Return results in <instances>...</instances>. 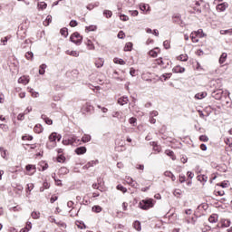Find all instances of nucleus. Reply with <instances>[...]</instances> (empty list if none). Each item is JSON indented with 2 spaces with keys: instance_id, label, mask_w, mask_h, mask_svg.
<instances>
[{
  "instance_id": "obj_52",
  "label": "nucleus",
  "mask_w": 232,
  "mask_h": 232,
  "mask_svg": "<svg viewBox=\"0 0 232 232\" xmlns=\"http://www.w3.org/2000/svg\"><path fill=\"white\" fill-rule=\"evenodd\" d=\"M0 130H3V131H8L9 130L8 125L1 123Z\"/></svg>"
},
{
  "instance_id": "obj_43",
  "label": "nucleus",
  "mask_w": 232,
  "mask_h": 232,
  "mask_svg": "<svg viewBox=\"0 0 232 232\" xmlns=\"http://www.w3.org/2000/svg\"><path fill=\"white\" fill-rule=\"evenodd\" d=\"M174 197H177L178 198L182 195V190L176 188L173 192Z\"/></svg>"
},
{
  "instance_id": "obj_57",
  "label": "nucleus",
  "mask_w": 232,
  "mask_h": 232,
  "mask_svg": "<svg viewBox=\"0 0 232 232\" xmlns=\"http://www.w3.org/2000/svg\"><path fill=\"white\" fill-rule=\"evenodd\" d=\"M83 108H85L86 111H92V110L93 109V107L92 105H89L88 103H86Z\"/></svg>"
},
{
  "instance_id": "obj_41",
  "label": "nucleus",
  "mask_w": 232,
  "mask_h": 232,
  "mask_svg": "<svg viewBox=\"0 0 232 232\" xmlns=\"http://www.w3.org/2000/svg\"><path fill=\"white\" fill-rule=\"evenodd\" d=\"M32 218L37 219L39 218V217H41V213L37 212V211H33L31 214Z\"/></svg>"
},
{
  "instance_id": "obj_33",
  "label": "nucleus",
  "mask_w": 232,
  "mask_h": 232,
  "mask_svg": "<svg viewBox=\"0 0 232 232\" xmlns=\"http://www.w3.org/2000/svg\"><path fill=\"white\" fill-rule=\"evenodd\" d=\"M61 35H63V37H68V28L63 27L60 30Z\"/></svg>"
},
{
  "instance_id": "obj_20",
  "label": "nucleus",
  "mask_w": 232,
  "mask_h": 232,
  "mask_svg": "<svg viewBox=\"0 0 232 232\" xmlns=\"http://www.w3.org/2000/svg\"><path fill=\"white\" fill-rule=\"evenodd\" d=\"M34 133H43V125L36 124L34 128Z\"/></svg>"
},
{
  "instance_id": "obj_31",
  "label": "nucleus",
  "mask_w": 232,
  "mask_h": 232,
  "mask_svg": "<svg viewBox=\"0 0 232 232\" xmlns=\"http://www.w3.org/2000/svg\"><path fill=\"white\" fill-rule=\"evenodd\" d=\"M44 189H50V183L48 181H44L43 187L40 188V191H44Z\"/></svg>"
},
{
  "instance_id": "obj_12",
  "label": "nucleus",
  "mask_w": 232,
  "mask_h": 232,
  "mask_svg": "<svg viewBox=\"0 0 232 232\" xmlns=\"http://www.w3.org/2000/svg\"><path fill=\"white\" fill-rule=\"evenodd\" d=\"M218 221V215L217 214H212L209 218H208V222H210L211 224H215Z\"/></svg>"
},
{
  "instance_id": "obj_44",
  "label": "nucleus",
  "mask_w": 232,
  "mask_h": 232,
  "mask_svg": "<svg viewBox=\"0 0 232 232\" xmlns=\"http://www.w3.org/2000/svg\"><path fill=\"white\" fill-rule=\"evenodd\" d=\"M97 164H99V160H92V161H89L87 163V165L89 166V168H92V166H97Z\"/></svg>"
},
{
  "instance_id": "obj_21",
  "label": "nucleus",
  "mask_w": 232,
  "mask_h": 232,
  "mask_svg": "<svg viewBox=\"0 0 232 232\" xmlns=\"http://www.w3.org/2000/svg\"><path fill=\"white\" fill-rule=\"evenodd\" d=\"M113 63H114L115 64H121V65L126 64V62H125L124 60H122V59H121V58H118V57H116V58L113 59Z\"/></svg>"
},
{
  "instance_id": "obj_56",
  "label": "nucleus",
  "mask_w": 232,
  "mask_h": 232,
  "mask_svg": "<svg viewBox=\"0 0 232 232\" xmlns=\"http://www.w3.org/2000/svg\"><path fill=\"white\" fill-rule=\"evenodd\" d=\"M69 24L72 28H75V26H77L78 23L75 20H72Z\"/></svg>"
},
{
  "instance_id": "obj_15",
  "label": "nucleus",
  "mask_w": 232,
  "mask_h": 232,
  "mask_svg": "<svg viewBox=\"0 0 232 232\" xmlns=\"http://www.w3.org/2000/svg\"><path fill=\"white\" fill-rule=\"evenodd\" d=\"M118 103H120L121 106H124V104H128V96H123L118 99Z\"/></svg>"
},
{
  "instance_id": "obj_1",
  "label": "nucleus",
  "mask_w": 232,
  "mask_h": 232,
  "mask_svg": "<svg viewBox=\"0 0 232 232\" xmlns=\"http://www.w3.org/2000/svg\"><path fill=\"white\" fill-rule=\"evenodd\" d=\"M153 206H155V201L153 198H145L139 203V208L145 211L150 209V208H153Z\"/></svg>"
},
{
  "instance_id": "obj_16",
  "label": "nucleus",
  "mask_w": 232,
  "mask_h": 232,
  "mask_svg": "<svg viewBox=\"0 0 232 232\" xmlns=\"http://www.w3.org/2000/svg\"><path fill=\"white\" fill-rule=\"evenodd\" d=\"M95 66L97 68H102L104 66V59L102 58H99L96 62H95Z\"/></svg>"
},
{
  "instance_id": "obj_59",
  "label": "nucleus",
  "mask_w": 232,
  "mask_h": 232,
  "mask_svg": "<svg viewBox=\"0 0 232 232\" xmlns=\"http://www.w3.org/2000/svg\"><path fill=\"white\" fill-rule=\"evenodd\" d=\"M179 180L180 184H184V181L186 180V176L179 175Z\"/></svg>"
},
{
  "instance_id": "obj_55",
  "label": "nucleus",
  "mask_w": 232,
  "mask_h": 232,
  "mask_svg": "<svg viewBox=\"0 0 232 232\" xmlns=\"http://www.w3.org/2000/svg\"><path fill=\"white\" fill-rule=\"evenodd\" d=\"M223 226L224 227H229V226H231V220L229 219L225 220L223 223Z\"/></svg>"
},
{
  "instance_id": "obj_60",
  "label": "nucleus",
  "mask_w": 232,
  "mask_h": 232,
  "mask_svg": "<svg viewBox=\"0 0 232 232\" xmlns=\"http://www.w3.org/2000/svg\"><path fill=\"white\" fill-rule=\"evenodd\" d=\"M59 197L57 196H52L50 198V202L51 204H53V202H56V200H58Z\"/></svg>"
},
{
  "instance_id": "obj_37",
  "label": "nucleus",
  "mask_w": 232,
  "mask_h": 232,
  "mask_svg": "<svg viewBox=\"0 0 232 232\" xmlns=\"http://www.w3.org/2000/svg\"><path fill=\"white\" fill-rule=\"evenodd\" d=\"M57 162H66V157H64L63 154L58 155Z\"/></svg>"
},
{
  "instance_id": "obj_62",
  "label": "nucleus",
  "mask_w": 232,
  "mask_h": 232,
  "mask_svg": "<svg viewBox=\"0 0 232 232\" xmlns=\"http://www.w3.org/2000/svg\"><path fill=\"white\" fill-rule=\"evenodd\" d=\"M158 53H157V51H150V57H157Z\"/></svg>"
},
{
  "instance_id": "obj_47",
  "label": "nucleus",
  "mask_w": 232,
  "mask_h": 232,
  "mask_svg": "<svg viewBox=\"0 0 232 232\" xmlns=\"http://www.w3.org/2000/svg\"><path fill=\"white\" fill-rule=\"evenodd\" d=\"M22 140H34V136H30V135L22 136Z\"/></svg>"
},
{
  "instance_id": "obj_53",
  "label": "nucleus",
  "mask_w": 232,
  "mask_h": 232,
  "mask_svg": "<svg viewBox=\"0 0 232 232\" xmlns=\"http://www.w3.org/2000/svg\"><path fill=\"white\" fill-rule=\"evenodd\" d=\"M163 46H164L165 50H169V48H170L169 41H168V40L164 41Z\"/></svg>"
},
{
  "instance_id": "obj_6",
  "label": "nucleus",
  "mask_w": 232,
  "mask_h": 232,
  "mask_svg": "<svg viewBox=\"0 0 232 232\" xmlns=\"http://www.w3.org/2000/svg\"><path fill=\"white\" fill-rule=\"evenodd\" d=\"M173 73H184L186 69L184 67H180V65H177L172 69Z\"/></svg>"
},
{
  "instance_id": "obj_45",
  "label": "nucleus",
  "mask_w": 232,
  "mask_h": 232,
  "mask_svg": "<svg viewBox=\"0 0 232 232\" xmlns=\"http://www.w3.org/2000/svg\"><path fill=\"white\" fill-rule=\"evenodd\" d=\"M46 6H48V5L44 2L38 4V8H40V10H45Z\"/></svg>"
},
{
  "instance_id": "obj_28",
  "label": "nucleus",
  "mask_w": 232,
  "mask_h": 232,
  "mask_svg": "<svg viewBox=\"0 0 232 232\" xmlns=\"http://www.w3.org/2000/svg\"><path fill=\"white\" fill-rule=\"evenodd\" d=\"M97 25H89L85 27V32H95Z\"/></svg>"
},
{
  "instance_id": "obj_26",
  "label": "nucleus",
  "mask_w": 232,
  "mask_h": 232,
  "mask_svg": "<svg viewBox=\"0 0 232 232\" xmlns=\"http://www.w3.org/2000/svg\"><path fill=\"white\" fill-rule=\"evenodd\" d=\"M165 153L166 155H168V157H170L172 160H175V153L173 152V150H165Z\"/></svg>"
},
{
  "instance_id": "obj_36",
  "label": "nucleus",
  "mask_w": 232,
  "mask_h": 232,
  "mask_svg": "<svg viewBox=\"0 0 232 232\" xmlns=\"http://www.w3.org/2000/svg\"><path fill=\"white\" fill-rule=\"evenodd\" d=\"M116 188L119 190V191H121V193H126L128 191V188H126L124 186L122 185H118L116 187Z\"/></svg>"
},
{
  "instance_id": "obj_48",
  "label": "nucleus",
  "mask_w": 232,
  "mask_h": 232,
  "mask_svg": "<svg viewBox=\"0 0 232 232\" xmlns=\"http://www.w3.org/2000/svg\"><path fill=\"white\" fill-rule=\"evenodd\" d=\"M127 6L131 7L135 5V0H125Z\"/></svg>"
},
{
  "instance_id": "obj_14",
  "label": "nucleus",
  "mask_w": 232,
  "mask_h": 232,
  "mask_svg": "<svg viewBox=\"0 0 232 232\" xmlns=\"http://www.w3.org/2000/svg\"><path fill=\"white\" fill-rule=\"evenodd\" d=\"M171 75H173L171 72L164 73L160 77V80L161 82L168 81V79H171Z\"/></svg>"
},
{
  "instance_id": "obj_27",
  "label": "nucleus",
  "mask_w": 232,
  "mask_h": 232,
  "mask_svg": "<svg viewBox=\"0 0 232 232\" xmlns=\"http://www.w3.org/2000/svg\"><path fill=\"white\" fill-rule=\"evenodd\" d=\"M112 117H114L115 119H118L119 121H121L122 119V113L120 111H114L112 113Z\"/></svg>"
},
{
  "instance_id": "obj_29",
  "label": "nucleus",
  "mask_w": 232,
  "mask_h": 232,
  "mask_svg": "<svg viewBox=\"0 0 232 232\" xmlns=\"http://www.w3.org/2000/svg\"><path fill=\"white\" fill-rule=\"evenodd\" d=\"M99 6V2H95L94 4H89L87 5V10H93V8H97Z\"/></svg>"
},
{
  "instance_id": "obj_10",
  "label": "nucleus",
  "mask_w": 232,
  "mask_h": 232,
  "mask_svg": "<svg viewBox=\"0 0 232 232\" xmlns=\"http://www.w3.org/2000/svg\"><path fill=\"white\" fill-rule=\"evenodd\" d=\"M226 8H227V4L226 3L218 4L217 5V10L218 12H226Z\"/></svg>"
},
{
  "instance_id": "obj_42",
  "label": "nucleus",
  "mask_w": 232,
  "mask_h": 232,
  "mask_svg": "<svg viewBox=\"0 0 232 232\" xmlns=\"http://www.w3.org/2000/svg\"><path fill=\"white\" fill-rule=\"evenodd\" d=\"M157 64H159L160 66H164V64H166V60H162V57L159 58L156 60Z\"/></svg>"
},
{
  "instance_id": "obj_35",
  "label": "nucleus",
  "mask_w": 232,
  "mask_h": 232,
  "mask_svg": "<svg viewBox=\"0 0 232 232\" xmlns=\"http://www.w3.org/2000/svg\"><path fill=\"white\" fill-rule=\"evenodd\" d=\"M50 23H52V15H47L45 21L44 22V25L49 26Z\"/></svg>"
},
{
  "instance_id": "obj_34",
  "label": "nucleus",
  "mask_w": 232,
  "mask_h": 232,
  "mask_svg": "<svg viewBox=\"0 0 232 232\" xmlns=\"http://www.w3.org/2000/svg\"><path fill=\"white\" fill-rule=\"evenodd\" d=\"M227 34L229 35H232V28L231 29H227V30H221L220 31V34L221 35H227Z\"/></svg>"
},
{
  "instance_id": "obj_50",
  "label": "nucleus",
  "mask_w": 232,
  "mask_h": 232,
  "mask_svg": "<svg viewBox=\"0 0 232 232\" xmlns=\"http://www.w3.org/2000/svg\"><path fill=\"white\" fill-rule=\"evenodd\" d=\"M129 122H130V124H132V126H135V124L137 123V118H135V117L130 118Z\"/></svg>"
},
{
  "instance_id": "obj_46",
  "label": "nucleus",
  "mask_w": 232,
  "mask_h": 232,
  "mask_svg": "<svg viewBox=\"0 0 232 232\" xmlns=\"http://www.w3.org/2000/svg\"><path fill=\"white\" fill-rule=\"evenodd\" d=\"M199 140L201 142H208V140H209V138L207 135H201L199 136Z\"/></svg>"
},
{
  "instance_id": "obj_39",
  "label": "nucleus",
  "mask_w": 232,
  "mask_h": 232,
  "mask_svg": "<svg viewBox=\"0 0 232 232\" xmlns=\"http://www.w3.org/2000/svg\"><path fill=\"white\" fill-rule=\"evenodd\" d=\"M25 59H27L28 61H31L34 59V53L32 52H27L25 53Z\"/></svg>"
},
{
  "instance_id": "obj_3",
  "label": "nucleus",
  "mask_w": 232,
  "mask_h": 232,
  "mask_svg": "<svg viewBox=\"0 0 232 232\" xmlns=\"http://www.w3.org/2000/svg\"><path fill=\"white\" fill-rule=\"evenodd\" d=\"M70 42L80 46L82 44V36L78 32H75L70 36Z\"/></svg>"
},
{
  "instance_id": "obj_58",
  "label": "nucleus",
  "mask_w": 232,
  "mask_h": 232,
  "mask_svg": "<svg viewBox=\"0 0 232 232\" xmlns=\"http://www.w3.org/2000/svg\"><path fill=\"white\" fill-rule=\"evenodd\" d=\"M192 8H193L194 12H197L198 14H202V8L197 7V5L193 6Z\"/></svg>"
},
{
  "instance_id": "obj_64",
  "label": "nucleus",
  "mask_w": 232,
  "mask_h": 232,
  "mask_svg": "<svg viewBox=\"0 0 232 232\" xmlns=\"http://www.w3.org/2000/svg\"><path fill=\"white\" fill-rule=\"evenodd\" d=\"M218 186H220V188H227V183L226 181L218 183Z\"/></svg>"
},
{
  "instance_id": "obj_18",
  "label": "nucleus",
  "mask_w": 232,
  "mask_h": 232,
  "mask_svg": "<svg viewBox=\"0 0 232 232\" xmlns=\"http://www.w3.org/2000/svg\"><path fill=\"white\" fill-rule=\"evenodd\" d=\"M133 50V43L129 42L125 44L124 52H131Z\"/></svg>"
},
{
  "instance_id": "obj_24",
  "label": "nucleus",
  "mask_w": 232,
  "mask_h": 232,
  "mask_svg": "<svg viewBox=\"0 0 232 232\" xmlns=\"http://www.w3.org/2000/svg\"><path fill=\"white\" fill-rule=\"evenodd\" d=\"M103 15L106 17V19H110L113 15V13L110 10H104Z\"/></svg>"
},
{
  "instance_id": "obj_17",
  "label": "nucleus",
  "mask_w": 232,
  "mask_h": 232,
  "mask_svg": "<svg viewBox=\"0 0 232 232\" xmlns=\"http://www.w3.org/2000/svg\"><path fill=\"white\" fill-rule=\"evenodd\" d=\"M206 97H208V92H198L195 95V99H206Z\"/></svg>"
},
{
  "instance_id": "obj_63",
  "label": "nucleus",
  "mask_w": 232,
  "mask_h": 232,
  "mask_svg": "<svg viewBox=\"0 0 232 232\" xmlns=\"http://www.w3.org/2000/svg\"><path fill=\"white\" fill-rule=\"evenodd\" d=\"M187 177H188V179H193V177H195V174L191 171H188L187 172Z\"/></svg>"
},
{
  "instance_id": "obj_19",
  "label": "nucleus",
  "mask_w": 232,
  "mask_h": 232,
  "mask_svg": "<svg viewBox=\"0 0 232 232\" xmlns=\"http://www.w3.org/2000/svg\"><path fill=\"white\" fill-rule=\"evenodd\" d=\"M65 53H66L67 55H71L72 57H79V52H77V51H70V50H67V51L65 52Z\"/></svg>"
},
{
  "instance_id": "obj_49",
  "label": "nucleus",
  "mask_w": 232,
  "mask_h": 232,
  "mask_svg": "<svg viewBox=\"0 0 232 232\" xmlns=\"http://www.w3.org/2000/svg\"><path fill=\"white\" fill-rule=\"evenodd\" d=\"M0 152H1V156L3 157V159H6V150H5V148L1 147Z\"/></svg>"
},
{
  "instance_id": "obj_25",
  "label": "nucleus",
  "mask_w": 232,
  "mask_h": 232,
  "mask_svg": "<svg viewBox=\"0 0 232 232\" xmlns=\"http://www.w3.org/2000/svg\"><path fill=\"white\" fill-rule=\"evenodd\" d=\"M92 209L94 213H101V211H102V208L99 205L93 206Z\"/></svg>"
},
{
  "instance_id": "obj_9",
  "label": "nucleus",
  "mask_w": 232,
  "mask_h": 232,
  "mask_svg": "<svg viewBox=\"0 0 232 232\" xmlns=\"http://www.w3.org/2000/svg\"><path fill=\"white\" fill-rule=\"evenodd\" d=\"M41 119H43V121H44L45 124H48V126H52V124H53V121L48 118L45 114H42Z\"/></svg>"
},
{
  "instance_id": "obj_38",
  "label": "nucleus",
  "mask_w": 232,
  "mask_h": 232,
  "mask_svg": "<svg viewBox=\"0 0 232 232\" xmlns=\"http://www.w3.org/2000/svg\"><path fill=\"white\" fill-rule=\"evenodd\" d=\"M25 169H26V171H32V169H34V171H35L36 168H35V165L28 164L25 166Z\"/></svg>"
},
{
  "instance_id": "obj_54",
  "label": "nucleus",
  "mask_w": 232,
  "mask_h": 232,
  "mask_svg": "<svg viewBox=\"0 0 232 232\" xmlns=\"http://www.w3.org/2000/svg\"><path fill=\"white\" fill-rule=\"evenodd\" d=\"M129 13L130 14V15L132 17H137V15H139V11H137V10L129 11Z\"/></svg>"
},
{
  "instance_id": "obj_2",
  "label": "nucleus",
  "mask_w": 232,
  "mask_h": 232,
  "mask_svg": "<svg viewBox=\"0 0 232 232\" xmlns=\"http://www.w3.org/2000/svg\"><path fill=\"white\" fill-rule=\"evenodd\" d=\"M64 146H79L81 144V140L77 139V136L71 135L63 140Z\"/></svg>"
},
{
  "instance_id": "obj_30",
  "label": "nucleus",
  "mask_w": 232,
  "mask_h": 232,
  "mask_svg": "<svg viewBox=\"0 0 232 232\" xmlns=\"http://www.w3.org/2000/svg\"><path fill=\"white\" fill-rule=\"evenodd\" d=\"M188 54H180L179 57H178V60L179 61H182L183 63H186L188 62Z\"/></svg>"
},
{
  "instance_id": "obj_22",
  "label": "nucleus",
  "mask_w": 232,
  "mask_h": 232,
  "mask_svg": "<svg viewBox=\"0 0 232 232\" xmlns=\"http://www.w3.org/2000/svg\"><path fill=\"white\" fill-rule=\"evenodd\" d=\"M46 64L43 63L42 65H40L39 67V74L40 75H44V73L46 72Z\"/></svg>"
},
{
  "instance_id": "obj_23",
  "label": "nucleus",
  "mask_w": 232,
  "mask_h": 232,
  "mask_svg": "<svg viewBox=\"0 0 232 232\" xmlns=\"http://www.w3.org/2000/svg\"><path fill=\"white\" fill-rule=\"evenodd\" d=\"M197 179L199 181V182H208V176L206 175H198L197 177Z\"/></svg>"
},
{
  "instance_id": "obj_8",
  "label": "nucleus",
  "mask_w": 232,
  "mask_h": 232,
  "mask_svg": "<svg viewBox=\"0 0 232 232\" xmlns=\"http://www.w3.org/2000/svg\"><path fill=\"white\" fill-rule=\"evenodd\" d=\"M132 227L136 229V231H141L142 230V226L140 224V221L135 220L132 224Z\"/></svg>"
},
{
  "instance_id": "obj_61",
  "label": "nucleus",
  "mask_w": 232,
  "mask_h": 232,
  "mask_svg": "<svg viewBox=\"0 0 232 232\" xmlns=\"http://www.w3.org/2000/svg\"><path fill=\"white\" fill-rule=\"evenodd\" d=\"M118 39H124V31H120L117 35Z\"/></svg>"
},
{
  "instance_id": "obj_13",
  "label": "nucleus",
  "mask_w": 232,
  "mask_h": 232,
  "mask_svg": "<svg viewBox=\"0 0 232 232\" xmlns=\"http://www.w3.org/2000/svg\"><path fill=\"white\" fill-rule=\"evenodd\" d=\"M227 60V53H223L219 57V64H224L226 61Z\"/></svg>"
},
{
  "instance_id": "obj_4",
  "label": "nucleus",
  "mask_w": 232,
  "mask_h": 232,
  "mask_svg": "<svg viewBox=\"0 0 232 232\" xmlns=\"http://www.w3.org/2000/svg\"><path fill=\"white\" fill-rule=\"evenodd\" d=\"M222 95H224V91H222V89H217L211 93V96L216 99V101H220V99H222Z\"/></svg>"
},
{
  "instance_id": "obj_51",
  "label": "nucleus",
  "mask_w": 232,
  "mask_h": 232,
  "mask_svg": "<svg viewBox=\"0 0 232 232\" xmlns=\"http://www.w3.org/2000/svg\"><path fill=\"white\" fill-rule=\"evenodd\" d=\"M120 19H121V21H129L130 17H128V15H126V14H120Z\"/></svg>"
},
{
  "instance_id": "obj_11",
  "label": "nucleus",
  "mask_w": 232,
  "mask_h": 232,
  "mask_svg": "<svg viewBox=\"0 0 232 232\" xmlns=\"http://www.w3.org/2000/svg\"><path fill=\"white\" fill-rule=\"evenodd\" d=\"M19 84H28L30 82V79L26 76H22L18 79Z\"/></svg>"
},
{
  "instance_id": "obj_7",
  "label": "nucleus",
  "mask_w": 232,
  "mask_h": 232,
  "mask_svg": "<svg viewBox=\"0 0 232 232\" xmlns=\"http://www.w3.org/2000/svg\"><path fill=\"white\" fill-rule=\"evenodd\" d=\"M76 155H84L86 153L87 150L86 147H78L75 149Z\"/></svg>"
},
{
  "instance_id": "obj_40",
  "label": "nucleus",
  "mask_w": 232,
  "mask_h": 232,
  "mask_svg": "<svg viewBox=\"0 0 232 232\" xmlns=\"http://www.w3.org/2000/svg\"><path fill=\"white\" fill-rule=\"evenodd\" d=\"M86 45L90 50H95V45H93V43H92V40H88Z\"/></svg>"
},
{
  "instance_id": "obj_5",
  "label": "nucleus",
  "mask_w": 232,
  "mask_h": 232,
  "mask_svg": "<svg viewBox=\"0 0 232 232\" xmlns=\"http://www.w3.org/2000/svg\"><path fill=\"white\" fill-rule=\"evenodd\" d=\"M61 139H63V136L57 132H53L49 135V140L50 142H55L57 140L58 142H61Z\"/></svg>"
},
{
  "instance_id": "obj_32",
  "label": "nucleus",
  "mask_w": 232,
  "mask_h": 232,
  "mask_svg": "<svg viewBox=\"0 0 232 232\" xmlns=\"http://www.w3.org/2000/svg\"><path fill=\"white\" fill-rule=\"evenodd\" d=\"M92 140V136L85 134L82 138V142H90Z\"/></svg>"
}]
</instances>
